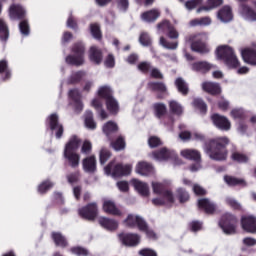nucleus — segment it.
I'll return each mask as SVG.
<instances>
[{
    "label": "nucleus",
    "instance_id": "obj_55",
    "mask_svg": "<svg viewBox=\"0 0 256 256\" xmlns=\"http://www.w3.org/2000/svg\"><path fill=\"white\" fill-rule=\"evenodd\" d=\"M0 73H5L4 81L11 78V71L7 68V61L5 60L0 61Z\"/></svg>",
    "mask_w": 256,
    "mask_h": 256
},
{
    "label": "nucleus",
    "instance_id": "obj_41",
    "mask_svg": "<svg viewBox=\"0 0 256 256\" xmlns=\"http://www.w3.org/2000/svg\"><path fill=\"white\" fill-rule=\"evenodd\" d=\"M106 107L108 111L112 114L119 113V103L117 102V100H115V98H108L106 100Z\"/></svg>",
    "mask_w": 256,
    "mask_h": 256
},
{
    "label": "nucleus",
    "instance_id": "obj_11",
    "mask_svg": "<svg viewBox=\"0 0 256 256\" xmlns=\"http://www.w3.org/2000/svg\"><path fill=\"white\" fill-rule=\"evenodd\" d=\"M80 217L93 221L97 217L98 208L96 203H90L78 210Z\"/></svg>",
    "mask_w": 256,
    "mask_h": 256
},
{
    "label": "nucleus",
    "instance_id": "obj_18",
    "mask_svg": "<svg viewBox=\"0 0 256 256\" xmlns=\"http://www.w3.org/2000/svg\"><path fill=\"white\" fill-rule=\"evenodd\" d=\"M216 17L221 23H231L233 21V9L226 5L218 10Z\"/></svg>",
    "mask_w": 256,
    "mask_h": 256
},
{
    "label": "nucleus",
    "instance_id": "obj_62",
    "mask_svg": "<svg viewBox=\"0 0 256 256\" xmlns=\"http://www.w3.org/2000/svg\"><path fill=\"white\" fill-rule=\"evenodd\" d=\"M90 31H91V35H92V37H94V39H101V28L99 27V25L92 24L90 26Z\"/></svg>",
    "mask_w": 256,
    "mask_h": 256
},
{
    "label": "nucleus",
    "instance_id": "obj_50",
    "mask_svg": "<svg viewBox=\"0 0 256 256\" xmlns=\"http://www.w3.org/2000/svg\"><path fill=\"white\" fill-rule=\"evenodd\" d=\"M169 107L171 113H174L175 115H181V113H183V106L175 100L169 102Z\"/></svg>",
    "mask_w": 256,
    "mask_h": 256
},
{
    "label": "nucleus",
    "instance_id": "obj_51",
    "mask_svg": "<svg viewBox=\"0 0 256 256\" xmlns=\"http://www.w3.org/2000/svg\"><path fill=\"white\" fill-rule=\"evenodd\" d=\"M193 107L195 109H198L201 113H206L207 112V104L201 99V98H196L194 99L192 103Z\"/></svg>",
    "mask_w": 256,
    "mask_h": 256
},
{
    "label": "nucleus",
    "instance_id": "obj_58",
    "mask_svg": "<svg viewBox=\"0 0 256 256\" xmlns=\"http://www.w3.org/2000/svg\"><path fill=\"white\" fill-rule=\"evenodd\" d=\"M199 5H203V0H189L185 2V8L188 11H193V9L199 7Z\"/></svg>",
    "mask_w": 256,
    "mask_h": 256
},
{
    "label": "nucleus",
    "instance_id": "obj_35",
    "mask_svg": "<svg viewBox=\"0 0 256 256\" xmlns=\"http://www.w3.org/2000/svg\"><path fill=\"white\" fill-rule=\"evenodd\" d=\"M102 130L103 133L106 134V137H111L112 133H117V131H119V126L113 121H108L103 125Z\"/></svg>",
    "mask_w": 256,
    "mask_h": 256
},
{
    "label": "nucleus",
    "instance_id": "obj_12",
    "mask_svg": "<svg viewBox=\"0 0 256 256\" xmlns=\"http://www.w3.org/2000/svg\"><path fill=\"white\" fill-rule=\"evenodd\" d=\"M124 225L126 227H138L139 231H144L146 229V222L141 218V216H137L135 214H130L124 220Z\"/></svg>",
    "mask_w": 256,
    "mask_h": 256
},
{
    "label": "nucleus",
    "instance_id": "obj_23",
    "mask_svg": "<svg viewBox=\"0 0 256 256\" xmlns=\"http://www.w3.org/2000/svg\"><path fill=\"white\" fill-rule=\"evenodd\" d=\"M27 11L21 5L13 4L9 8V17L10 19H23L25 17Z\"/></svg>",
    "mask_w": 256,
    "mask_h": 256
},
{
    "label": "nucleus",
    "instance_id": "obj_49",
    "mask_svg": "<svg viewBox=\"0 0 256 256\" xmlns=\"http://www.w3.org/2000/svg\"><path fill=\"white\" fill-rule=\"evenodd\" d=\"M231 159L232 161H236V163H247V161H249V156L235 151L232 153Z\"/></svg>",
    "mask_w": 256,
    "mask_h": 256
},
{
    "label": "nucleus",
    "instance_id": "obj_14",
    "mask_svg": "<svg viewBox=\"0 0 256 256\" xmlns=\"http://www.w3.org/2000/svg\"><path fill=\"white\" fill-rule=\"evenodd\" d=\"M211 120L213 125H215V127L221 131H229V129H231V121H229V119H227L225 116L214 114L211 116Z\"/></svg>",
    "mask_w": 256,
    "mask_h": 256
},
{
    "label": "nucleus",
    "instance_id": "obj_25",
    "mask_svg": "<svg viewBox=\"0 0 256 256\" xmlns=\"http://www.w3.org/2000/svg\"><path fill=\"white\" fill-rule=\"evenodd\" d=\"M131 183L135 189V191H137V193H139V195H141L142 197H149V185H147V183L142 182L140 180L137 179H132Z\"/></svg>",
    "mask_w": 256,
    "mask_h": 256
},
{
    "label": "nucleus",
    "instance_id": "obj_7",
    "mask_svg": "<svg viewBox=\"0 0 256 256\" xmlns=\"http://www.w3.org/2000/svg\"><path fill=\"white\" fill-rule=\"evenodd\" d=\"M181 157L189 161H195L196 164L190 167V171L195 172L201 169V153L195 149H183L180 151Z\"/></svg>",
    "mask_w": 256,
    "mask_h": 256
},
{
    "label": "nucleus",
    "instance_id": "obj_2",
    "mask_svg": "<svg viewBox=\"0 0 256 256\" xmlns=\"http://www.w3.org/2000/svg\"><path fill=\"white\" fill-rule=\"evenodd\" d=\"M227 145H229V138L218 137L210 141V146L205 148V151L210 159L225 161L227 159Z\"/></svg>",
    "mask_w": 256,
    "mask_h": 256
},
{
    "label": "nucleus",
    "instance_id": "obj_46",
    "mask_svg": "<svg viewBox=\"0 0 256 256\" xmlns=\"http://www.w3.org/2000/svg\"><path fill=\"white\" fill-rule=\"evenodd\" d=\"M0 39L2 41H7V39H9V28L3 19H0Z\"/></svg>",
    "mask_w": 256,
    "mask_h": 256
},
{
    "label": "nucleus",
    "instance_id": "obj_43",
    "mask_svg": "<svg viewBox=\"0 0 256 256\" xmlns=\"http://www.w3.org/2000/svg\"><path fill=\"white\" fill-rule=\"evenodd\" d=\"M224 181L230 187H233L235 185H241L242 187H245V185H247V183L243 179H237L233 176H225Z\"/></svg>",
    "mask_w": 256,
    "mask_h": 256
},
{
    "label": "nucleus",
    "instance_id": "obj_29",
    "mask_svg": "<svg viewBox=\"0 0 256 256\" xmlns=\"http://www.w3.org/2000/svg\"><path fill=\"white\" fill-rule=\"evenodd\" d=\"M81 145V139L77 136H71L64 147V152H76Z\"/></svg>",
    "mask_w": 256,
    "mask_h": 256
},
{
    "label": "nucleus",
    "instance_id": "obj_19",
    "mask_svg": "<svg viewBox=\"0 0 256 256\" xmlns=\"http://www.w3.org/2000/svg\"><path fill=\"white\" fill-rule=\"evenodd\" d=\"M102 209L104 213H108V215H114L115 217H121L123 215V211L115 205L113 200H104Z\"/></svg>",
    "mask_w": 256,
    "mask_h": 256
},
{
    "label": "nucleus",
    "instance_id": "obj_39",
    "mask_svg": "<svg viewBox=\"0 0 256 256\" xmlns=\"http://www.w3.org/2000/svg\"><path fill=\"white\" fill-rule=\"evenodd\" d=\"M52 239L57 247H67V239L59 232L52 233Z\"/></svg>",
    "mask_w": 256,
    "mask_h": 256
},
{
    "label": "nucleus",
    "instance_id": "obj_10",
    "mask_svg": "<svg viewBox=\"0 0 256 256\" xmlns=\"http://www.w3.org/2000/svg\"><path fill=\"white\" fill-rule=\"evenodd\" d=\"M47 122L51 132L55 133L56 139H61V137H63V125L59 123V116L57 114H51L48 117Z\"/></svg>",
    "mask_w": 256,
    "mask_h": 256
},
{
    "label": "nucleus",
    "instance_id": "obj_31",
    "mask_svg": "<svg viewBox=\"0 0 256 256\" xmlns=\"http://www.w3.org/2000/svg\"><path fill=\"white\" fill-rule=\"evenodd\" d=\"M160 15L161 12L159 10L153 9L142 13L141 19L142 21H146V23H152V21H157Z\"/></svg>",
    "mask_w": 256,
    "mask_h": 256
},
{
    "label": "nucleus",
    "instance_id": "obj_17",
    "mask_svg": "<svg viewBox=\"0 0 256 256\" xmlns=\"http://www.w3.org/2000/svg\"><path fill=\"white\" fill-rule=\"evenodd\" d=\"M242 229L246 233H256V217L253 215L243 216L241 219Z\"/></svg>",
    "mask_w": 256,
    "mask_h": 256
},
{
    "label": "nucleus",
    "instance_id": "obj_44",
    "mask_svg": "<svg viewBox=\"0 0 256 256\" xmlns=\"http://www.w3.org/2000/svg\"><path fill=\"white\" fill-rule=\"evenodd\" d=\"M111 159V152L109 149L102 147L99 151V161L100 165H105L107 161Z\"/></svg>",
    "mask_w": 256,
    "mask_h": 256
},
{
    "label": "nucleus",
    "instance_id": "obj_33",
    "mask_svg": "<svg viewBox=\"0 0 256 256\" xmlns=\"http://www.w3.org/2000/svg\"><path fill=\"white\" fill-rule=\"evenodd\" d=\"M198 207L205 211V213H213V211H215V204L206 198L198 200Z\"/></svg>",
    "mask_w": 256,
    "mask_h": 256
},
{
    "label": "nucleus",
    "instance_id": "obj_56",
    "mask_svg": "<svg viewBox=\"0 0 256 256\" xmlns=\"http://www.w3.org/2000/svg\"><path fill=\"white\" fill-rule=\"evenodd\" d=\"M176 193L180 203H186V201H189V193H187L185 189L178 188Z\"/></svg>",
    "mask_w": 256,
    "mask_h": 256
},
{
    "label": "nucleus",
    "instance_id": "obj_3",
    "mask_svg": "<svg viewBox=\"0 0 256 256\" xmlns=\"http://www.w3.org/2000/svg\"><path fill=\"white\" fill-rule=\"evenodd\" d=\"M216 57L220 61H223L229 69H237L239 67V60L235 55V51L231 46L222 45L218 46L216 49Z\"/></svg>",
    "mask_w": 256,
    "mask_h": 256
},
{
    "label": "nucleus",
    "instance_id": "obj_60",
    "mask_svg": "<svg viewBox=\"0 0 256 256\" xmlns=\"http://www.w3.org/2000/svg\"><path fill=\"white\" fill-rule=\"evenodd\" d=\"M83 77H85V72L72 73V75L68 79V83H79V81H81Z\"/></svg>",
    "mask_w": 256,
    "mask_h": 256
},
{
    "label": "nucleus",
    "instance_id": "obj_21",
    "mask_svg": "<svg viewBox=\"0 0 256 256\" xmlns=\"http://www.w3.org/2000/svg\"><path fill=\"white\" fill-rule=\"evenodd\" d=\"M82 167L85 173H95V171H97V158L95 155L84 158L82 160Z\"/></svg>",
    "mask_w": 256,
    "mask_h": 256
},
{
    "label": "nucleus",
    "instance_id": "obj_52",
    "mask_svg": "<svg viewBox=\"0 0 256 256\" xmlns=\"http://www.w3.org/2000/svg\"><path fill=\"white\" fill-rule=\"evenodd\" d=\"M159 43L162 45V47H164V49L175 50L177 47H179L177 42H168L164 37H160Z\"/></svg>",
    "mask_w": 256,
    "mask_h": 256
},
{
    "label": "nucleus",
    "instance_id": "obj_8",
    "mask_svg": "<svg viewBox=\"0 0 256 256\" xmlns=\"http://www.w3.org/2000/svg\"><path fill=\"white\" fill-rule=\"evenodd\" d=\"M72 53H74V55L68 56L66 58V63H68V65H83L85 61L83 58V54L85 53V47L83 44H75L72 49Z\"/></svg>",
    "mask_w": 256,
    "mask_h": 256
},
{
    "label": "nucleus",
    "instance_id": "obj_37",
    "mask_svg": "<svg viewBox=\"0 0 256 256\" xmlns=\"http://www.w3.org/2000/svg\"><path fill=\"white\" fill-rule=\"evenodd\" d=\"M193 71H199L200 73H207L213 69V65L207 62H196L192 65Z\"/></svg>",
    "mask_w": 256,
    "mask_h": 256
},
{
    "label": "nucleus",
    "instance_id": "obj_36",
    "mask_svg": "<svg viewBox=\"0 0 256 256\" xmlns=\"http://www.w3.org/2000/svg\"><path fill=\"white\" fill-rule=\"evenodd\" d=\"M179 138L182 141H189V139H195V141H202L204 139L203 134L195 132L191 134L190 132L184 131L179 134Z\"/></svg>",
    "mask_w": 256,
    "mask_h": 256
},
{
    "label": "nucleus",
    "instance_id": "obj_24",
    "mask_svg": "<svg viewBox=\"0 0 256 256\" xmlns=\"http://www.w3.org/2000/svg\"><path fill=\"white\" fill-rule=\"evenodd\" d=\"M69 97L74 101V108L76 113L83 111V102H81V92L78 89L69 91Z\"/></svg>",
    "mask_w": 256,
    "mask_h": 256
},
{
    "label": "nucleus",
    "instance_id": "obj_42",
    "mask_svg": "<svg viewBox=\"0 0 256 256\" xmlns=\"http://www.w3.org/2000/svg\"><path fill=\"white\" fill-rule=\"evenodd\" d=\"M98 95L102 99H106V101L108 99H113V91L111 90V87H109V86L100 87L98 90Z\"/></svg>",
    "mask_w": 256,
    "mask_h": 256
},
{
    "label": "nucleus",
    "instance_id": "obj_57",
    "mask_svg": "<svg viewBox=\"0 0 256 256\" xmlns=\"http://www.w3.org/2000/svg\"><path fill=\"white\" fill-rule=\"evenodd\" d=\"M112 147L115 151H123V149H125V139L123 137H119L112 143Z\"/></svg>",
    "mask_w": 256,
    "mask_h": 256
},
{
    "label": "nucleus",
    "instance_id": "obj_38",
    "mask_svg": "<svg viewBox=\"0 0 256 256\" xmlns=\"http://www.w3.org/2000/svg\"><path fill=\"white\" fill-rule=\"evenodd\" d=\"M175 85L181 95H187L189 93V85L183 80V78H177L175 80Z\"/></svg>",
    "mask_w": 256,
    "mask_h": 256
},
{
    "label": "nucleus",
    "instance_id": "obj_45",
    "mask_svg": "<svg viewBox=\"0 0 256 256\" xmlns=\"http://www.w3.org/2000/svg\"><path fill=\"white\" fill-rule=\"evenodd\" d=\"M54 185L55 183H53L51 180H46L39 184L38 193H40V195H45L49 189H53Z\"/></svg>",
    "mask_w": 256,
    "mask_h": 256
},
{
    "label": "nucleus",
    "instance_id": "obj_26",
    "mask_svg": "<svg viewBox=\"0 0 256 256\" xmlns=\"http://www.w3.org/2000/svg\"><path fill=\"white\" fill-rule=\"evenodd\" d=\"M223 5V0H207L205 6H200L196 13H209L213 11V9H217V7H221Z\"/></svg>",
    "mask_w": 256,
    "mask_h": 256
},
{
    "label": "nucleus",
    "instance_id": "obj_28",
    "mask_svg": "<svg viewBox=\"0 0 256 256\" xmlns=\"http://www.w3.org/2000/svg\"><path fill=\"white\" fill-rule=\"evenodd\" d=\"M201 87L206 93H210V95L221 94V86L219 85V83L203 82Z\"/></svg>",
    "mask_w": 256,
    "mask_h": 256
},
{
    "label": "nucleus",
    "instance_id": "obj_30",
    "mask_svg": "<svg viewBox=\"0 0 256 256\" xmlns=\"http://www.w3.org/2000/svg\"><path fill=\"white\" fill-rule=\"evenodd\" d=\"M213 20L209 16L195 18L189 22L190 27H209Z\"/></svg>",
    "mask_w": 256,
    "mask_h": 256
},
{
    "label": "nucleus",
    "instance_id": "obj_32",
    "mask_svg": "<svg viewBox=\"0 0 256 256\" xmlns=\"http://www.w3.org/2000/svg\"><path fill=\"white\" fill-rule=\"evenodd\" d=\"M91 105H92V107H94V109H96V111L98 112L99 117H100V119H102V121H105V119H107V117H109L107 112H105V110H103V103L101 102V99L96 98V99L92 100Z\"/></svg>",
    "mask_w": 256,
    "mask_h": 256
},
{
    "label": "nucleus",
    "instance_id": "obj_64",
    "mask_svg": "<svg viewBox=\"0 0 256 256\" xmlns=\"http://www.w3.org/2000/svg\"><path fill=\"white\" fill-rule=\"evenodd\" d=\"M242 245L244 247H255L256 239L253 237H245L242 239Z\"/></svg>",
    "mask_w": 256,
    "mask_h": 256
},
{
    "label": "nucleus",
    "instance_id": "obj_13",
    "mask_svg": "<svg viewBox=\"0 0 256 256\" xmlns=\"http://www.w3.org/2000/svg\"><path fill=\"white\" fill-rule=\"evenodd\" d=\"M119 239L122 243V245H125L126 247H137L139 243H141V236L138 234H119Z\"/></svg>",
    "mask_w": 256,
    "mask_h": 256
},
{
    "label": "nucleus",
    "instance_id": "obj_27",
    "mask_svg": "<svg viewBox=\"0 0 256 256\" xmlns=\"http://www.w3.org/2000/svg\"><path fill=\"white\" fill-rule=\"evenodd\" d=\"M240 15L246 19V21H256V12L255 10L246 4L240 6Z\"/></svg>",
    "mask_w": 256,
    "mask_h": 256
},
{
    "label": "nucleus",
    "instance_id": "obj_15",
    "mask_svg": "<svg viewBox=\"0 0 256 256\" xmlns=\"http://www.w3.org/2000/svg\"><path fill=\"white\" fill-rule=\"evenodd\" d=\"M242 59L248 65H256V44L241 50Z\"/></svg>",
    "mask_w": 256,
    "mask_h": 256
},
{
    "label": "nucleus",
    "instance_id": "obj_34",
    "mask_svg": "<svg viewBox=\"0 0 256 256\" xmlns=\"http://www.w3.org/2000/svg\"><path fill=\"white\" fill-rule=\"evenodd\" d=\"M90 61L92 63H95L96 65H99L101 61H103V54H101V50L97 49V47L92 46L90 48V53H89Z\"/></svg>",
    "mask_w": 256,
    "mask_h": 256
},
{
    "label": "nucleus",
    "instance_id": "obj_6",
    "mask_svg": "<svg viewBox=\"0 0 256 256\" xmlns=\"http://www.w3.org/2000/svg\"><path fill=\"white\" fill-rule=\"evenodd\" d=\"M237 218L229 213L221 217L219 225L226 235H233L237 231Z\"/></svg>",
    "mask_w": 256,
    "mask_h": 256
},
{
    "label": "nucleus",
    "instance_id": "obj_9",
    "mask_svg": "<svg viewBox=\"0 0 256 256\" xmlns=\"http://www.w3.org/2000/svg\"><path fill=\"white\" fill-rule=\"evenodd\" d=\"M151 157L154 161H167V159H173L176 165H179L177 161H179V157H177V153L173 150H169L167 148H162L159 151H155L151 154Z\"/></svg>",
    "mask_w": 256,
    "mask_h": 256
},
{
    "label": "nucleus",
    "instance_id": "obj_47",
    "mask_svg": "<svg viewBox=\"0 0 256 256\" xmlns=\"http://www.w3.org/2000/svg\"><path fill=\"white\" fill-rule=\"evenodd\" d=\"M171 23L167 20H164L162 22H160L157 25V33L158 35H165V33L169 32V29H171Z\"/></svg>",
    "mask_w": 256,
    "mask_h": 256
},
{
    "label": "nucleus",
    "instance_id": "obj_1",
    "mask_svg": "<svg viewBox=\"0 0 256 256\" xmlns=\"http://www.w3.org/2000/svg\"><path fill=\"white\" fill-rule=\"evenodd\" d=\"M173 183V180L166 178L159 181H152V191L156 195H160L154 199H152V203L156 207H161L163 205H173L175 203V196L171 190H165L166 187H169Z\"/></svg>",
    "mask_w": 256,
    "mask_h": 256
},
{
    "label": "nucleus",
    "instance_id": "obj_5",
    "mask_svg": "<svg viewBox=\"0 0 256 256\" xmlns=\"http://www.w3.org/2000/svg\"><path fill=\"white\" fill-rule=\"evenodd\" d=\"M207 33H198L190 36L191 49L196 53H208L209 48L207 47Z\"/></svg>",
    "mask_w": 256,
    "mask_h": 256
},
{
    "label": "nucleus",
    "instance_id": "obj_54",
    "mask_svg": "<svg viewBox=\"0 0 256 256\" xmlns=\"http://www.w3.org/2000/svg\"><path fill=\"white\" fill-rule=\"evenodd\" d=\"M154 110H155L156 117H159V118L163 117V115L167 113V107L165 106V104H161V103L154 104Z\"/></svg>",
    "mask_w": 256,
    "mask_h": 256
},
{
    "label": "nucleus",
    "instance_id": "obj_4",
    "mask_svg": "<svg viewBox=\"0 0 256 256\" xmlns=\"http://www.w3.org/2000/svg\"><path fill=\"white\" fill-rule=\"evenodd\" d=\"M133 171V166L131 164H116L115 161L110 162L105 168L104 172L106 175H111V177H123L125 175H131Z\"/></svg>",
    "mask_w": 256,
    "mask_h": 256
},
{
    "label": "nucleus",
    "instance_id": "obj_48",
    "mask_svg": "<svg viewBox=\"0 0 256 256\" xmlns=\"http://www.w3.org/2000/svg\"><path fill=\"white\" fill-rule=\"evenodd\" d=\"M148 87L151 91H156L157 93H165V91H167V86L159 82H150Z\"/></svg>",
    "mask_w": 256,
    "mask_h": 256
},
{
    "label": "nucleus",
    "instance_id": "obj_40",
    "mask_svg": "<svg viewBox=\"0 0 256 256\" xmlns=\"http://www.w3.org/2000/svg\"><path fill=\"white\" fill-rule=\"evenodd\" d=\"M84 123L87 129H97V124L95 123V120H93V112L91 111H86Z\"/></svg>",
    "mask_w": 256,
    "mask_h": 256
},
{
    "label": "nucleus",
    "instance_id": "obj_61",
    "mask_svg": "<svg viewBox=\"0 0 256 256\" xmlns=\"http://www.w3.org/2000/svg\"><path fill=\"white\" fill-rule=\"evenodd\" d=\"M148 145L151 149H155V147H159V145H163V142H161V139L157 136H151L148 139Z\"/></svg>",
    "mask_w": 256,
    "mask_h": 256
},
{
    "label": "nucleus",
    "instance_id": "obj_53",
    "mask_svg": "<svg viewBox=\"0 0 256 256\" xmlns=\"http://www.w3.org/2000/svg\"><path fill=\"white\" fill-rule=\"evenodd\" d=\"M93 151V143L89 140H84L81 146V154L82 155H89Z\"/></svg>",
    "mask_w": 256,
    "mask_h": 256
},
{
    "label": "nucleus",
    "instance_id": "obj_59",
    "mask_svg": "<svg viewBox=\"0 0 256 256\" xmlns=\"http://www.w3.org/2000/svg\"><path fill=\"white\" fill-rule=\"evenodd\" d=\"M70 252L73 255H77V256H88L89 255V250H87L83 247H72L70 249Z\"/></svg>",
    "mask_w": 256,
    "mask_h": 256
},
{
    "label": "nucleus",
    "instance_id": "obj_22",
    "mask_svg": "<svg viewBox=\"0 0 256 256\" xmlns=\"http://www.w3.org/2000/svg\"><path fill=\"white\" fill-rule=\"evenodd\" d=\"M63 157L66 160V163H68L69 167H72L73 169H77L81 163V155L79 153L63 152Z\"/></svg>",
    "mask_w": 256,
    "mask_h": 256
},
{
    "label": "nucleus",
    "instance_id": "obj_63",
    "mask_svg": "<svg viewBox=\"0 0 256 256\" xmlns=\"http://www.w3.org/2000/svg\"><path fill=\"white\" fill-rule=\"evenodd\" d=\"M138 254L140 256H157V251L151 249V248H143L139 250Z\"/></svg>",
    "mask_w": 256,
    "mask_h": 256
},
{
    "label": "nucleus",
    "instance_id": "obj_20",
    "mask_svg": "<svg viewBox=\"0 0 256 256\" xmlns=\"http://www.w3.org/2000/svg\"><path fill=\"white\" fill-rule=\"evenodd\" d=\"M98 223L107 231H117L119 229V222L117 220L105 216L99 217Z\"/></svg>",
    "mask_w": 256,
    "mask_h": 256
},
{
    "label": "nucleus",
    "instance_id": "obj_16",
    "mask_svg": "<svg viewBox=\"0 0 256 256\" xmlns=\"http://www.w3.org/2000/svg\"><path fill=\"white\" fill-rule=\"evenodd\" d=\"M135 171L138 175H142V177H149V175H155V167L151 165L149 162H138L135 168Z\"/></svg>",
    "mask_w": 256,
    "mask_h": 256
}]
</instances>
